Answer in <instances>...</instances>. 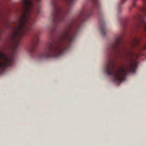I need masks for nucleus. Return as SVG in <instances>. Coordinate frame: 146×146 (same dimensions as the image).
<instances>
[{
  "label": "nucleus",
  "mask_w": 146,
  "mask_h": 146,
  "mask_svg": "<svg viewBox=\"0 0 146 146\" xmlns=\"http://www.w3.org/2000/svg\"><path fill=\"white\" fill-rule=\"evenodd\" d=\"M125 26H126V24H124V25H123V27H124Z\"/></svg>",
  "instance_id": "obj_7"
},
{
  "label": "nucleus",
  "mask_w": 146,
  "mask_h": 146,
  "mask_svg": "<svg viewBox=\"0 0 146 146\" xmlns=\"http://www.w3.org/2000/svg\"><path fill=\"white\" fill-rule=\"evenodd\" d=\"M140 27L139 24H135L133 27L132 31L137 32V29H140Z\"/></svg>",
  "instance_id": "obj_5"
},
{
  "label": "nucleus",
  "mask_w": 146,
  "mask_h": 146,
  "mask_svg": "<svg viewBox=\"0 0 146 146\" xmlns=\"http://www.w3.org/2000/svg\"><path fill=\"white\" fill-rule=\"evenodd\" d=\"M127 0H121V3L120 4L118 5V8L117 9L118 11L120 12H121V9L120 8V5L123 4L124 2L125 1Z\"/></svg>",
  "instance_id": "obj_6"
},
{
  "label": "nucleus",
  "mask_w": 146,
  "mask_h": 146,
  "mask_svg": "<svg viewBox=\"0 0 146 146\" xmlns=\"http://www.w3.org/2000/svg\"><path fill=\"white\" fill-rule=\"evenodd\" d=\"M144 7L140 9L141 13L136 17L137 20L141 21L144 26V29H146V0H143Z\"/></svg>",
  "instance_id": "obj_3"
},
{
  "label": "nucleus",
  "mask_w": 146,
  "mask_h": 146,
  "mask_svg": "<svg viewBox=\"0 0 146 146\" xmlns=\"http://www.w3.org/2000/svg\"><path fill=\"white\" fill-rule=\"evenodd\" d=\"M108 50L110 57L104 71L112 76L114 82L119 84L129 73L135 72L137 63L133 58L134 54L123 46L120 38H115L109 44Z\"/></svg>",
  "instance_id": "obj_1"
},
{
  "label": "nucleus",
  "mask_w": 146,
  "mask_h": 146,
  "mask_svg": "<svg viewBox=\"0 0 146 146\" xmlns=\"http://www.w3.org/2000/svg\"><path fill=\"white\" fill-rule=\"evenodd\" d=\"M100 29L101 35L102 36H104L106 35V27L105 23L103 19L100 18Z\"/></svg>",
  "instance_id": "obj_4"
},
{
  "label": "nucleus",
  "mask_w": 146,
  "mask_h": 146,
  "mask_svg": "<svg viewBox=\"0 0 146 146\" xmlns=\"http://www.w3.org/2000/svg\"><path fill=\"white\" fill-rule=\"evenodd\" d=\"M14 57H9L6 54L0 53V74L3 73L6 67L12 65L13 62Z\"/></svg>",
  "instance_id": "obj_2"
}]
</instances>
